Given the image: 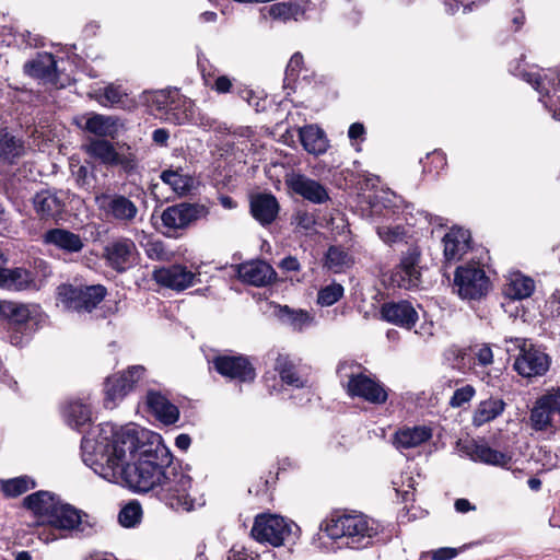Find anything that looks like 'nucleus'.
Here are the masks:
<instances>
[{
  "instance_id": "obj_1",
  "label": "nucleus",
  "mask_w": 560,
  "mask_h": 560,
  "mask_svg": "<svg viewBox=\"0 0 560 560\" xmlns=\"http://www.w3.org/2000/svg\"><path fill=\"white\" fill-rule=\"evenodd\" d=\"M191 482V477L183 471L161 434L150 432L137 460L128 467L119 483L138 492L159 488L166 504L189 511L194 502L189 495Z\"/></svg>"
},
{
  "instance_id": "obj_2",
  "label": "nucleus",
  "mask_w": 560,
  "mask_h": 560,
  "mask_svg": "<svg viewBox=\"0 0 560 560\" xmlns=\"http://www.w3.org/2000/svg\"><path fill=\"white\" fill-rule=\"evenodd\" d=\"M144 443L136 428L112 422L100 424L95 450L104 463H100V469L95 471L110 482H120L132 465L130 460L136 458L137 453L140 454Z\"/></svg>"
},
{
  "instance_id": "obj_3",
  "label": "nucleus",
  "mask_w": 560,
  "mask_h": 560,
  "mask_svg": "<svg viewBox=\"0 0 560 560\" xmlns=\"http://www.w3.org/2000/svg\"><path fill=\"white\" fill-rule=\"evenodd\" d=\"M320 529L341 545L353 550H363L374 545L383 533V525L355 510H335L322 523Z\"/></svg>"
},
{
  "instance_id": "obj_4",
  "label": "nucleus",
  "mask_w": 560,
  "mask_h": 560,
  "mask_svg": "<svg viewBox=\"0 0 560 560\" xmlns=\"http://www.w3.org/2000/svg\"><path fill=\"white\" fill-rule=\"evenodd\" d=\"M2 320L11 345L22 347L37 331L39 322L26 304L14 301H0Z\"/></svg>"
},
{
  "instance_id": "obj_5",
  "label": "nucleus",
  "mask_w": 560,
  "mask_h": 560,
  "mask_svg": "<svg viewBox=\"0 0 560 560\" xmlns=\"http://www.w3.org/2000/svg\"><path fill=\"white\" fill-rule=\"evenodd\" d=\"M299 530L295 523H289L280 515L261 513L255 517L250 534L258 542L279 547L285 542L294 544Z\"/></svg>"
},
{
  "instance_id": "obj_6",
  "label": "nucleus",
  "mask_w": 560,
  "mask_h": 560,
  "mask_svg": "<svg viewBox=\"0 0 560 560\" xmlns=\"http://www.w3.org/2000/svg\"><path fill=\"white\" fill-rule=\"evenodd\" d=\"M209 209L198 202L182 201L167 206L161 213V223L164 228L163 235L167 237H178L183 232L197 223L200 219H206Z\"/></svg>"
},
{
  "instance_id": "obj_7",
  "label": "nucleus",
  "mask_w": 560,
  "mask_h": 560,
  "mask_svg": "<svg viewBox=\"0 0 560 560\" xmlns=\"http://www.w3.org/2000/svg\"><path fill=\"white\" fill-rule=\"evenodd\" d=\"M491 287L490 278L478 261H468L455 270L454 289L462 300L480 301L488 295Z\"/></svg>"
},
{
  "instance_id": "obj_8",
  "label": "nucleus",
  "mask_w": 560,
  "mask_h": 560,
  "mask_svg": "<svg viewBox=\"0 0 560 560\" xmlns=\"http://www.w3.org/2000/svg\"><path fill=\"white\" fill-rule=\"evenodd\" d=\"M60 302L68 310L92 313L106 298L107 288L103 284L73 285L62 283L57 288Z\"/></svg>"
},
{
  "instance_id": "obj_9",
  "label": "nucleus",
  "mask_w": 560,
  "mask_h": 560,
  "mask_svg": "<svg viewBox=\"0 0 560 560\" xmlns=\"http://www.w3.org/2000/svg\"><path fill=\"white\" fill-rule=\"evenodd\" d=\"M514 341L520 349L513 364L517 374L527 380L546 375L551 366V357L526 339L515 338Z\"/></svg>"
},
{
  "instance_id": "obj_10",
  "label": "nucleus",
  "mask_w": 560,
  "mask_h": 560,
  "mask_svg": "<svg viewBox=\"0 0 560 560\" xmlns=\"http://www.w3.org/2000/svg\"><path fill=\"white\" fill-rule=\"evenodd\" d=\"M142 365H131L121 372L108 375L103 384V405L106 409H114L130 394L144 374Z\"/></svg>"
},
{
  "instance_id": "obj_11",
  "label": "nucleus",
  "mask_w": 560,
  "mask_h": 560,
  "mask_svg": "<svg viewBox=\"0 0 560 560\" xmlns=\"http://www.w3.org/2000/svg\"><path fill=\"white\" fill-rule=\"evenodd\" d=\"M67 198L65 192L56 188H44L31 198L32 208L44 223L59 224L67 217Z\"/></svg>"
},
{
  "instance_id": "obj_12",
  "label": "nucleus",
  "mask_w": 560,
  "mask_h": 560,
  "mask_svg": "<svg viewBox=\"0 0 560 560\" xmlns=\"http://www.w3.org/2000/svg\"><path fill=\"white\" fill-rule=\"evenodd\" d=\"M212 364L218 374L238 384H253L257 377L250 358L242 353L214 355Z\"/></svg>"
},
{
  "instance_id": "obj_13",
  "label": "nucleus",
  "mask_w": 560,
  "mask_h": 560,
  "mask_svg": "<svg viewBox=\"0 0 560 560\" xmlns=\"http://www.w3.org/2000/svg\"><path fill=\"white\" fill-rule=\"evenodd\" d=\"M102 257L108 268L125 273L138 265L140 253L131 238L121 236L104 246Z\"/></svg>"
},
{
  "instance_id": "obj_14",
  "label": "nucleus",
  "mask_w": 560,
  "mask_h": 560,
  "mask_svg": "<svg viewBox=\"0 0 560 560\" xmlns=\"http://www.w3.org/2000/svg\"><path fill=\"white\" fill-rule=\"evenodd\" d=\"M83 148L91 158L106 166H119L127 175L133 174L137 170L138 163L136 155L133 153H119L115 145L106 139H90Z\"/></svg>"
},
{
  "instance_id": "obj_15",
  "label": "nucleus",
  "mask_w": 560,
  "mask_h": 560,
  "mask_svg": "<svg viewBox=\"0 0 560 560\" xmlns=\"http://www.w3.org/2000/svg\"><path fill=\"white\" fill-rule=\"evenodd\" d=\"M421 252L418 246L409 247L389 277L393 287L405 290L418 289L421 284Z\"/></svg>"
},
{
  "instance_id": "obj_16",
  "label": "nucleus",
  "mask_w": 560,
  "mask_h": 560,
  "mask_svg": "<svg viewBox=\"0 0 560 560\" xmlns=\"http://www.w3.org/2000/svg\"><path fill=\"white\" fill-rule=\"evenodd\" d=\"M560 416V388L552 387L536 398L529 411V425L536 431L553 427V417Z\"/></svg>"
},
{
  "instance_id": "obj_17",
  "label": "nucleus",
  "mask_w": 560,
  "mask_h": 560,
  "mask_svg": "<svg viewBox=\"0 0 560 560\" xmlns=\"http://www.w3.org/2000/svg\"><path fill=\"white\" fill-rule=\"evenodd\" d=\"M56 510L47 522L51 527L62 530H75L82 536H90L94 533V524L89 521V515L85 512L61 501Z\"/></svg>"
},
{
  "instance_id": "obj_18",
  "label": "nucleus",
  "mask_w": 560,
  "mask_h": 560,
  "mask_svg": "<svg viewBox=\"0 0 560 560\" xmlns=\"http://www.w3.org/2000/svg\"><path fill=\"white\" fill-rule=\"evenodd\" d=\"M458 450L466 454L472 462L500 468H509L512 463V454L492 448L485 441L474 439L457 442Z\"/></svg>"
},
{
  "instance_id": "obj_19",
  "label": "nucleus",
  "mask_w": 560,
  "mask_h": 560,
  "mask_svg": "<svg viewBox=\"0 0 560 560\" xmlns=\"http://www.w3.org/2000/svg\"><path fill=\"white\" fill-rule=\"evenodd\" d=\"M346 389L350 397H358L374 405H383L388 399L385 386L364 373L351 374Z\"/></svg>"
},
{
  "instance_id": "obj_20",
  "label": "nucleus",
  "mask_w": 560,
  "mask_h": 560,
  "mask_svg": "<svg viewBox=\"0 0 560 560\" xmlns=\"http://www.w3.org/2000/svg\"><path fill=\"white\" fill-rule=\"evenodd\" d=\"M380 317L382 320L411 330L419 320V314L408 300L387 301L380 307Z\"/></svg>"
},
{
  "instance_id": "obj_21",
  "label": "nucleus",
  "mask_w": 560,
  "mask_h": 560,
  "mask_svg": "<svg viewBox=\"0 0 560 560\" xmlns=\"http://www.w3.org/2000/svg\"><path fill=\"white\" fill-rule=\"evenodd\" d=\"M40 241L45 246L54 247L63 255L80 254L85 246L84 240L80 234L59 226L46 230L42 234Z\"/></svg>"
},
{
  "instance_id": "obj_22",
  "label": "nucleus",
  "mask_w": 560,
  "mask_h": 560,
  "mask_svg": "<svg viewBox=\"0 0 560 560\" xmlns=\"http://www.w3.org/2000/svg\"><path fill=\"white\" fill-rule=\"evenodd\" d=\"M0 289L9 292L37 291L39 284L36 272L25 267L8 268L2 266L0 269Z\"/></svg>"
},
{
  "instance_id": "obj_23",
  "label": "nucleus",
  "mask_w": 560,
  "mask_h": 560,
  "mask_svg": "<svg viewBox=\"0 0 560 560\" xmlns=\"http://www.w3.org/2000/svg\"><path fill=\"white\" fill-rule=\"evenodd\" d=\"M144 408L164 425H173L179 420V409L176 405L156 389H149L144 397Z\"/></svg>"
},
{
  "instance_id": "obj_24",
  "label": "nucleus",
  "mask_w": 560,
  "mask_h": 560,
  "mask_svg": "<svg viewBox=\"0 0 560 560\" xmlns=\"http://www.w3.org/2000/svg\"><path fill=\"white\" fill-rule=\"evenodd\" d=\"M196 275L183 265L155 268L152 271V280L164 288L183 291L194 284Z\"/></svg>"
},
{
  "instance_id": "obj_25",
  "label": "nucleus",
  "mask_w": 560,
  "mask_h": 560,
  "mask_svg": "<svg viewBox=\"0 0 560 560\" xmlns=\"http://www.w3.org/2000/svg\"><path fill=\"white\" fill-rule=\"evenodd\" d=\"M102 209L108 218L122 224H130L138 215L137 205L120 194L104 195Z\"/></svg>"
},
{
  "instance_id": "obj_26",
  "label": "nucleus",
  "mask_w": 560,
  "mask_h": 560,
  "mask_svg": "<svg viewBox=\"0 0 560 560\" xmlns=\"http://www.w3.org/2000/svg\"><path fill=\"white\" fill-rule=\"evenodd\" d=\"M60 498L54 492L38 490L26 495L22 501V508L31 512L43 524H47L52 513L57 510Z\"/></svg>"
},
{
  "instance_id": "obj_27",
  "label": "nucleus",
  "mask_w": 560,
  "mask_h": 560,
  "mask_svg": "<svg viewBox=\"0 0 560 560\" xmlns=\"http://www.w3.org/2000/svg\"><path fill=\"white\" fill-rule=\"evenodd\" d=\"M288 188L295 195L313 203H324L329 199L328 191L319 182L303 174H293L285 180Z\"/></svg>"
},
{
  "instance_id": "obj_28",
  "label": "nucleus",
  "mask_w": 560,
  "mask_h": 560,
  "mask_svg": "<svg viewBox=\"0 0 560 560\" xmlns=\"http://www.w3.org/2000/svg\"><path fill=\"white\" fill-rule=\"evenodd\" d=\"M236 272L244 283L254 287H266L277 277V272L272 266L259 259L237 265Z\"/></svg>"
},
{
  "instance_id": "obj_29",
  "label": "nucleus",
  "mask_w": 560,
  "mask_h": 560,
  "mask_svg": "<svg viewBox=\"0 0 560 560\" xmlns=\"http://www.w3.org/2000/svg\"><path fill=\"white\" fill-rule=\"evenodd\" d=\"M273 370L278 373L282 385L300 389L308 384V378L301 373L300 364L290 354L279 353L275 360Z\"/></svg>"
},
{
  "instance_id": "obj_30",
  "label": "nucleus",
  "mask_w": 560,
  "mask_h": 560,
  "mask_svg": "<svg viewBox=\"0 0 560 560\" xmlns=\"http://www.w3.org/2000/svg\"><path fill=\"white\" fill-rule=\"evenodd\" d=\"M308 1L304 0H289L277 2L260 9V14L264 19L270 18L273 21L287 23L291 20L299 21L304 19L306 13V4Z\"/></svg>"
},
{
  "instance_id": "obj_31",
  "label": "nucleus",
  "mask_w": 560,
  "mask_h": 560,
  "mask_svg": "<svg viewBox=\"0 0 560 560\" xmlns=\"http://www.w3.org/2000/svg\"><path fill=\"white\" fill-rule=\"evenodd\" d=\"M249 210L252 217L266 226L275 222L279 214L280 206L276 196L271 192H258L250 197Z\"/></svg>"
},
{
  "instance_id": "obj_32",
  "label": "nucleus",
  "mask_w": 560,
  "mask_h": 560,
  "mask_svg": "<svg viewBox=\"0 0 560 560\" xmlns=\"http://www.w3.org/2000/svg\"><path fill=\"white\" fill-rule=\"evenodd\" d=\"M446 261H457L471 248V235L466 229L453 226L442 238Z\"/></svg>"
},
{
  "instance_id": "obj_33",
  "label": "nucleus",
  "mask_w": 560,
  "mask_h": 560,
  "mask_svg": "<svg viewBox=\"0 0 560 560\" xmlns=\"http://www.w3.org/2000/svg\"><path fill=\"white\" fill-rule=\"evenodd\" d=\"M520 77L545 98L549 97L550 93L560 92V69H549L544 74L523 70L520 72Z\"/></svg>"
},
{
  "instance_id": "obj_34",
  "label": "nucleus",
  "mask_w": 560,
  "mask_h": 560,
  "mask_svg": "<svg viewBox=\"0 0 560 560\" xmlns=\"http://www.w3.org/2000/svg\"><path fill=\"white\" fill-rule=\"evenodd\" d=\"M24 72L34 79H57V61L51 52H38L24 63Z\"/></svg>"
},
{
  "instance_id": "obj_35",
  "label": "nucleus",
  "mask_w": 560,
  "mask_h": 560,
  "mask_svg": "<svg viewBox=\"0 0 560 560\" xmlns=\"http://www.w3.org/2000/svg\"><path fill=\"white\" fill-rule=\"evenodd\" d=\"M432 438V430L425 425H416L398 430L394 436L397 448H412L428 442Z\"/></svg>"
},
{
  "instance_id": "obj_36",
  "label": "nucleus",
  "mask_w": 560,
  "mask_h": 560,
  "mask_svg": "<svg viewBox=\"0 0 560 560\" xmlns=\"http://www.w3.org/2000/svg\"><path fill=\"white\" fill-rule=\"evenodd\" d=\"M24 141L10 133L7 129L0 130V162L5 164H16L18 160L24 155Z\"/></svg>"
},
{
  "instance_id": "obj_37",
  "label": "nucleus",
  "mask_w": 560,
  "mask_h": 560,
  "mask_svg": "<svg viewBox=\"0 0 560 560\" xmlns=\"http://www.w3.org/2000/svg\"><path fill=\"white\" fill-rule=\"evenodd\" d=\"M506 407L502 398L489 397L481 400L472 415V423L476 427H481L501 416Z\"/></svg>"
},
{
  "instance_id": "obj_38",
  "label": "nucleus",
  "mask_w": 560,
  "mask_h": 560,
  "mask_svg": "<svg viewBox=\"0 0 560 560\" xmlns=\"http://www.w3.org/2000/svg\"><path fill=\"white\" fill-rule=\"evenodd\" d=\"M300 141L305 151L319 155L327 150V139L324 131L314 126H306L299 132Z\"/></svg>"
},
{
  "instance_id": "obj_39",
  "label": "nucleus",
  "mask_w": 560,
  "mask_h": 560,
  "mask_svg": "<svg viewBox=\"0 0 560 560\" xmlns=\"http://www.w3.org/2000/svg\"><path fill=\"white\" fill-rule=\"evenodd\" d=\"M37 487L34 478L21 475L14 478L0 479V491L5 499H15Z\"/></svg>"
},
{
  "instance_id": "obj_40",
  "label": "nucleus",
  "mask_w": 560,
  "mask_h": 560,
  "mask_svg": "<svg viewBox=\"0 0 560 560\" xmlns=\"http://www.w3.org/2000/svg\"><path fill=\"white\" fill-rule=\"evenodd\" d=\"M535 290V282L532 278L521 273L515 275L502 288V293L511 300H523L529 298Z\"/></svg>"
},
{
  "instance_id": "obj_41",
  "label": "nucleus",
  "mask_w": 560,
  "mask_h": 560,
  "mask_svg": "<svg viewBox=\"0 0 560 560\" xmlns=\"http://www.w3.org/2000/svg\"><path fill=\"white\" fill-rule=\"evenodd\" d=\"M171 93L175 95V100H172L173 106L170 108V112H165V120L174 125L187 124L188 113L192 108V101L183 95L179 89L173 88Z\"/></svg>"
},
{
  "instance_id": "obj_42",
  "label": "nucleus",
  "mask_w": 560,
  "mask_h": 560,
  "mask_svg": "<svg viewBox=\"0 0 560 560\" xmlns=\"http://www.w3.org/2000/svg\"><path fill=\"white\" fill-rule=\"evenodd\" d=\"M278 479V474L271 470L255 479L248 488V492L259 499L262 504H268L273 501L272 489Z\"/></svg>"
},
{
  "instance_id": "obj_43",
  "label": "nucleus",
  "mask_w": 560,
  "mask_h": 560,
  "mask_svg": "<svg viewBox=\"0 0 560 560\" xmlns=\"http://www.w3.org/2000/svg\"><path fill=\"white\" fill-rule=\"evenodd\" d=\"M66 413L69 424L79 431L82 427L92 422L91 406L80 400L70 402Z\"/></svg>"
},
{
  "instance_id": "obj_44",
  "label": "nucleus",
  "mask_w": 560,
  "mask_h": 560,
  "mask_svg": "<svg viewBox=\"0 0 560 560\" xmlns=\"http://www.w3.org/2000/svg\"><path fill=\"white\" fill-rule=\"evenodd\" d=\"M115 122L110 117L92 114L85 121L83 129L92 135L101 138L113 137L115 132Z\"/></svg>"
},
{
  "instance_id": "obj_45",
  "label": "nucleus",
  "mask_w": 560,
  "mask_h": 560,
  "mask_svg": "<svg viewBox=\"0 0 560 560\" xmlns=\"http://www.w3.org/2000/svg\"><path fill=\"white\" fill-rule=\"evenodd\" d=\"M420 163L424 174L435 177L447 166V159L442 150L436 149L428 153L424 160H420Z\"/></svg>"
},
{
  "instance_id": "obj_46",
  "label": "nucleus",
  "mask_w": 560,
  "mask_h": 560,
  "mask_svg": "<svg viewBox=\"0 0 560 560\" xmlns=\"http://www.w3.org/2000/svg\"><path fill=\"white\" fill-rule=\"evenodd\" d=\"M304 66V58L300 51L294 52L284 71L283 88L295 91V84L298 82L301 70Z\"/></svg>"
},
{
  "instance_id": "obj_47",
  "label": "nucleus",
  "mask_w": 560,
  "mask_h": 560,
  "mask_svg": "<svg viewBox=\"0 0 560 560\" xmlns=\"http://www.w3.org/2000/svg\"><path fill=\"white\" fill-rule=\"evenodd\" d=\"M161 179L171 186V188L178 195L187 194L190 188V178L180 174L178 171L166 170L161 174Z\"/></svg>"
},
{
  "instance_id": "obj_48",
  "label": "nucleus",
  "mask_w": 560,
  "mask_h": 560,
  "mask_svg": "<svg viewBox=\"0 0 560 560\" xmlns=\"http://www.w3.org/2000/svg\"><path fill=\"white\" fill-rule=\"evenodd\" d=\"M142 517V509L137 501L126 504L118 514V522L126 528L135 527L140 523Z\"/></svg>"
},
{
  "instance_id": "obj_49",
  "label": "nucleus",
  "mask_w": 560,
  "mask_h": 560,
  "mask_svg": "<svg viewBox=\"0 0 560 560\" xmlns=\"http://www.w3.org/2000/svg\"><path fill=\"white\" fill-rule=\"evenodd\" d=\"M348 258L349 255L345 249L332 245L325 254V266L335 272H339L347 265Z\"/></svg>"
},
{
  "instance_id": "obj_50",
  "label": "nucleus",
  "mask_w": 560,
  "mask_h": 560,
  "mask_svg": "<svg viewBox=\"0 0 560 560\" xmlns=\"http://www.w3.org/2000/svg\"><path fill=\"white\" fill-rule=\"evenodd\" d=\"M343 287L340 283H331L322 288L317 293V303L320 306H331L343 296Z\"/></svg>"
},
{
  "instance_id": "obj_51",
  "label": "nucleus",
  "mask_w": 560,
  "mask_h": 560,
  "mask_svg": "<svg viewBox=\"0 0 560 560\" xmlns=\"http://www.w3.org/2000/svg\"><path fill=\"white\" fill-rule=\"evenodd\" d=\"M173 89H164L159 91L149 92L145 95V101L151 110L155 112L161 117V112L165 110L167 98H172Z\"/></svg>"
},
{
  "instance_id": "obj_52",
  "label": "nucleus",
  "mask_w": 560,
  "mask_h": 560,
  "mask_svg": "<svg viewBox=\"0 0 560 560\" xmlns=\"http://www.w3.org/2000/svg\"><path fill=\"white\" fill-rule=\"evenodd\" d=\"M281 317L285 316L288 322L295 328L302 329L304 325L311 322V316L307 311L299 310L293 311L289 306L284 305L280 310Z\"/></svg>"
},
{
  "instance_id": "obj_53",
  "label": "nucleus",
  "mask_w": 560,
  "mask_h": 560,
  "mask_svg": "<svg viewBox=\"0 0 560 560\" xmlns=\"http://www.w3.org/2000/svg\"><path fill=\"white\" fill-rule=\"evenodd\" d=\"M476 395V389L472 385L467 384L459 388H456L453 396L448 401V406L452 408H460L468 404Z\"/></svg>"
},
{
  "instance_id": "obj_54",
  "label": "nucleus",
  "mask_w": 560,
  "mask_h": 560,
  "mask_svg": "<svg viewBox=\"0 0 560 560\" xmlns=\"http://www.w3.org/2000/svg\"><path fill=\"white\" fill-rule=\"evenodd\" d=\"M187 122L202 127L205 129H212L217 125V119L212 118L208 114L202 113L192 102V108H190L188 113Z\"/></svg>"
},
{
  "instance_id": "obj_55",
  "label": "nucleus",
  "mask_w": 560,
  "mask_h": 560,
  "mask_svg": "<svg viewBox=\"0 0 560 560\" xmlns=\"http://www.w3.org/2000/svg\"><path fill=\"white\" fill-rule=\"evenodd\" d=\"M377 234L383 242L386 244H394L406 235V230L401 225L396 226H381L377 229Z\"/></svg>"
},
{
  "instance_id": "obj_56",
  "label": "nucleus",
  "mask_w": 560,
  "mask_h": 560,
  "mask_svg": "<svg viewBox=\"0 0 560 560\" xmlns=\"http://www.w3.org/2000/svg\"><path fill=\"white\" fill-rule=\"evenodd\" d=\"M465 548L466 546H463L462 548L441 547L423 553L421 558L430 556L432 560H452Z\"/></svg>"
},
{
  "instance_id": "obj_57",
  "label": "nucleus",
  "mask_w": 560,
  "mask_h": 560,
  "mask_svg": "<svg viewBox=\"0 0 560 560\" xmlns=\"http://www.w3.org/2000/svg\"><path fill=\"white\" fill-rule=\"evenodd\" d=\"M145 253L150 259L162 260L166 256L165 245L162 241L148 242Z\"/></svg>"
},
{
  "instance_id": "obj_58",
  "label": "nucleus",
  "mask_w": 560,
  "mask_h": 560,
  "mask_svg": "<svg viewBox=\"0 0 560 560\" xmlns=\"http://www.w3.org/2000/svg\"><path fill=\"white\" fill-rule=\"evenodd\" d=\"M103 96L108 103L118 104L122 102L124 93L121 92L119 86L109 84L104 88Z\"/></svg>"
},
{
  "instance_id": "obj_59",
  "label": "nucleus",
  "mask_w": 560,
  "mask_h": 560,
  "mask_svg": "<svg viewBox=\"0 0 560 560\" xmlns=\"http://www.w3.org/2000/svg\"><path fill=\"white\" fill-rule=\"evenodd\" d=\"M233 84L228 75H220L214 80L211 89L219 94H225L232 91Z\"/></svg>"
},
{
  "instance_id": "obj_60",
  "label": "nucleus",
  "mask_w": 560,
  "mask_h": 560,
  "mask_svg": "<svg viewBox=\"0 0 560 560\" xmlns=\"http://www.w3.org/2000/svg\"><path fill=\"white\" fill-rule=\"evenodd\" d=\"M475 355L481 366L490 365L493 362V352L488 345H482Z\"/></svg>"
},
{
  "instance_id": "obj_61",
  "label": "nucleus",
  "mask_w": 560,
  "mask_h": 560,
  "mask_svg": "<svg viewBox=\"0 0 560 560\" xmlns=\"http://www.w3.org/2000/svg\"><path fill=\"white\" fill-rule=\"evenodd\" d=\"M278 267L284 272L301 270V265H300L299 259L291 255L281 259L280 262L278 264Z\"/></svg>"
},
{
  "instance_id": "obj_62",
  "label": "nucleus",
  "mask_w": 560,
  "mask_h": 560,
  "mask_svg": "<svg viewBox=\"0 0 560 560\" xmlns=\"http://www.w3.org/2000/svg\"><path fill=\"white\" fill-rule=\"evenodd\" d=\"M526 16L522 9H515L511 13V30L518 32L525 24Z\"/></svg>"
},
{
  "instance_id": "obj_63",
  "label": "nucleus",
  "mask_w": 560,
  "mask_h": 560,
  "mask_svg": "<svg viewBox=\"0 0 560 560\" xmlns=\"http://www.w3.org/2000/svg\"><path fill=\"white\" fill-rule=\"evenodd\" d=\"M551 316L560 318V291L556 290L548 301Z\"/></svg>"
},
{
  "instance_id": "obj_64",
  "label": "nucleus",
  "mask_w": 560,
  "mask_h": 560,
  "mask_svg": "<svg viewBox=\"0 0 560 560\" xmlns=\"http://www.w3.org/2000/svg\"><path fill=\"white\" fill-rule=\"evenodd\" d=\"M546 107L552 113V117L560 121V97L553 100V95L549 94L545 102Z\"/></svg>"
}]
</instances>
